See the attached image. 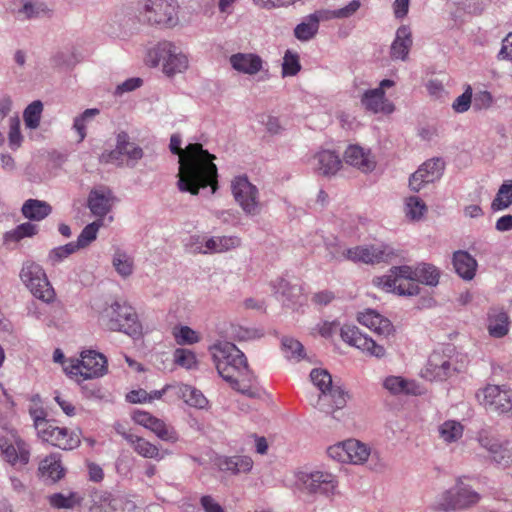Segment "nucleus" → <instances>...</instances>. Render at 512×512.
Wrapping results in <instances>:
<instances>
[{"instance_id":"6e6d98bb","label":"nucleus","mask_w":512,"mask_h":512,"mask_svg":"<svg viewBox=\"0 0 512 512\" xmlns=\"http://www.w3.org/2000/svg\"><path fill=\"white\" fill-rule=\"evenodd\" d=\"M85 57L84 41L71 43L69 55L66 56V68H72L80 63Z\"/></svg>"},{"instance_id":"c03bdc74","label":"nucleus","mask_w":512,"mask_h":512,"mask_svg":"<svg viewBox=\"0 0 512 512\" xmlns=\"http://www.w3.org/2000/svg\"><path fill=\"white\" fill-rule=\"evenodd\" d=\"M281 350L288 360H295L298 362L305 357L304 346L300 341L293 337H282Z\"/></svg>"},{"instance_id":"a878e982","label":"nucleus","mask_w":512,"mask_h":512,"mask_svg":"<svg viewBox=\"0 0 512 512\" xmlns=\"http://www.w3.org/2000/svg\"><path fill=\"white\" fill-rule=\"evenodd\" d=\"M344 160L347 164L357 167L363 172H370L375 168V161L371 158L370 152L365 151L361 146L350 145L344 152Z\"/></svg>"},{"instance_id":"4d7b16f0","label":"nucleus","mask_w":512,"mask_h":512,"mask_svg":"<svg viewBox=\"0 0 512 512\" xmlns=\"http://www.w3.org/2000/svg\"><path fill=\"white\" fill-rule=\"evenodd\" d=\"M325 248L328 252V255L330 259L332 260H348V249L341 245V243L336 239L333 238L331 240L325 241Z\"/></svg>"},{"instance_id":"ddd939ff","label":"nucleus","mask_w":512,"mask_h":512,"mask_svg":"<svg viewBox=\"0 0 512 512\" xmlns=\"http://www.w3.org/2000/svg\"><path fill=\"white\" fill-rule=\"evenodd\" d=\"M299 488L309 495H321L327 498L335 494L338 482L336 477L326 471H301L297 474Z\"/></svg>"},{"instance_id":"c9c22d12","label":"nucleus","mask_w":512,"mask_h":512,"mask_svg":"<svg viewBox=\"0 0 512 512\" xmlns=\"http://www.w3.org/2000/svg\"><path fill=\"white\" fill-rule=\"evenodd\" d=\"M360 6V0H352L348 5H346L343 8L336 10H319L312 13L311 15H314L317 18V25L319 26L321 20L326 21L330 19L349 18L357 12Z\"/></svg>"},{"instance_id":"6ab92c4d","label":"nucleus","mask_w":512,"mask_h":512,"mask_svg":"<svg viewBox=\"0 0 512 512\" xmlns=\"http://www.w3.org/2000/svg\"><path fill=\"white\" fill-rule=\"evenodd\" d=\"M478 442L496 463L505 466L512 464V441L501 443L488 432L481 431L478 434Z\"/></svg>"},{"instance_id":"0eeeda50","label":"nucleus","mask_w":512,"mask_h":512,"mask_svg":"<svg viewBox=\"0 0 512 512\" xmlns=\"http://www.w3.org/2000/svg\"><path fill=\"white\" fill-rule=\"evenodd\" d=\"M139 15L149 25L171 28L178 24V3L176 0H142Z\"/></svg>"},{"instance_id":"473e14b6","label":"nucleus","mask_w":512,"mask_h":512,"mask_svg":"<svg viewBox=\"0 0 512 512\" xmlns=\"http://www.w3.org/2000/svg\"><path fill=\"white\" fill-rule=\"evenodd\" d=\"M21 212L31 221H41L52 212V207L45 201L28 199L23 203Z\"/></svg>"},{"instance_id":"58836bf2","label":"nucleus","mask_w":512,"mask_h":512,"mask_svg":"<svg viewBox=\"0 0 512 512\" xmlns=\"http://www.w3.org/2000/svg\"><path fill=\"white\" fill-rule=\"evenodd\" d=\"M177 395L191 407L204 409L208 405V400L203 393L195 387L187 384H180L177 386Z\"/></svg>"},{"instance_id":"4468645a","label":"nucleus","mask_w":512,"mask_h":512,"mask_svg":"<svg viewBox=\"0 0 512 512\" xmlns=\"http://www.w3.org/2000/svg\"><path fill=\"white\" fill-rule=\"evenodd\" d=\"M20 278L30 292L45 302L53 300L55 293L43 268L34 262H26L20 272Z\"/></svg>"},{"instance_id":"864d4df0","label":"nucleus","mask_w":512,"mask_h":512,"mask_svg":"<svg viewBox=\"0 0 512 512\" xmlns=\"http://www.w3.org/2000/svg\"><path fill=\"white\" fill-rule=\"evenodd\" d=\"M147 429L151 430L157 435L158 438L163 441L174 443L178 440L176 431L173 428L167 426L163 420L156 417Z\"/></svg>"},{"instance_id":"7c9ffc66","label":"nucleus","mask_w":512,"mask_h":512,"mask_svg":"<svg viewBox=\"0 0 512 512\" xmlns=\"http://www.w3.org/2000/svg\"><path fill=\"white\" fill-rule=\"evenodd\" d=\"M275 295L283 302L295 304L300 302L302 288L298 284H292L288 280L279 278L272 283Z\"/></svg>"},{"instance_id":"79ce46f5","label":"nucleus","mask_w":512,"mask_h":512,"mask_svg":"<svg viewBox=\"0 0 512 512\" xmlns=\"http://www.w3.org/2000/svg\"><path fill=\"white\" fill-rule=\"evenodd\" d=\"M512 205V180L504 181L499 187L495 198L492 200V211H501Z\"/></svg>"},{"instance_id":"680f3d73","label":"nucleus","mask_w":512,"mask_h":512,"mask_svg":"<svg viewBox=\"0 0 512 512\" xmlns=\"http://www.w3.org/2000/svg\"><path fill=\"white\" fill-rule=\"evenodd\" d=\"M38 232L37 225L31 222H25L18 225L10 234L15 241H19L25 237H32Z\"/></svg>"},{"instance_id":"412c9836","label":"nucleus","mask_w":512,"mask_h":512,"mask_svg":"<svg viewBox=\"0 0 512 512\" xmlns=\"http://www.w3.org/2000/svg\"><path fill=\"white\" fill-rule=\"evenodd\" d=\"M116 200L110 189H95L89 193L88 207L97 219L104 221L105 216L110 213Z\"/></svg>"},{"instance_id":"de8ad7c7","label":"nucleus","mask_w":512,"mask_h":512,"mask_svg":"<svg viewBox=\"0 0 512 512\" xmlns=\"http://www.w3.org/2000/svg\"><path fill=\"white\" fill-rule=\"evenodd\" d=\"M100 111L96 108L86 109L81 115L75 118L72 130L77 134V143H80L86 137V126L91 122Z\"/></svg>"},{"instance_id":"cd10ccee","label":"nucleus","mask_w":512,"mask_h":512,"mask_svg":"<svg viewBox=\"0 0 512 512\" xmlns=\"http://www.w3.org/2000/svg\"><path fill=\"white\" fill-rule=\"evenodd\" d=\"M103 225L104 223L102 219H96L92 223L86 225L76 241L66 243V255L88 247L94 240H96L98 231Z\"/></svg>"},{"instance_id":"ea45409f","label":"nucleus","mask_w":512,"mask_h":512,"mask_svg":"<svg viewBox=\"0 0 512 512\" xmlns=\"http://www.w3.org/2000/svg\"><path fill=\"white\" fill-rule=\"evenodd\" d=\"M37 433L39 437L53 446L61 447L62 440L64 439V429L56 427L50 422H40Z\"/></svg>"},{"instance_id":"5fc2aeb1","label":"nucleus","mask_w":512,"mask_h":512,"mask_svg":"<svg viewBox=\"0 0 512 512\" xmlns=\"http://www.w3.org/2000/svg\"><path fill=\"white\" fill-rule=\"evenodd\" d=\"M300 69L301 65L298 55L287 51L283 58L282 76H295L300 71Z\"/></svg>"},{"instance_id":"f8f14e48","label":"nucleus","mask_w":512,"mask_h":512,"mask_svg":"<svg viewBox=\"0 0 512 512\" xmlns=\"http://www.w3.org/2000/svg\"><path fill=\"white\" fill-rule=\"evenodd\" d=\"M454 348L446 347L433 351L422 376L429 381H445L457 373L456 363L453 359Z\"/></svg>"},{"instance_id":"5701e85b","label":"nucleus","mask_w":512,"mask_h":512,"mask_svg":"<svg viewBox=\"0 0 512 512\" xmlns=\"http://www.w3.org/2000/svg\"><path fill=\"white\" fill-rule=\"evenodd\" d=\"M357 320L378 335L387 337L394 332V326L391 321L375 310L368 309L365 312L358 313Z\"/></svg>"},{"instance_id":"f704fd0d","label":"nucleus","mask_w":512,"mask_h":512,"mask_svg":"<svg viewBox=\"0 0 512 512\" xmlns=\"http://www.w3.org/2000/svg\"><path fill=\"white\" fill-rule=\"evenodd\" d=\"M241 245V239L237 236L210 237L205 241L206 254L224 253Z\"/></svg>"},{"instance_id":"dca6fc26","label":"nucleus","mask_w":512,"mask_h":512,"mask_svg":"<svg viewBox=\"0 0 512 512\" xmlns=\"http://www.w3.org/2000/svg\"><path fill=\"white\" fill-rule=\"evenodd\" d=\"M3 458L12 466H25L30 459L28 445L14 432L0 437Z\"/></svg>"},{"instance_id":"b1692460","label":"nucleus","mask_w":512,"mask_h":512,"mask_svg":"<svg viewBox=\"0 0 512 512\" xmlns=\"http://www.w3.org/2000/svg\"><path fill=\"white\" fill-rule=\"evenodd\" d=\"M339 155L330 150H322L313 157V167L322 176L335 175L341 167Z\"/></svg>"},{"instance_id":"4be33fe9","label":"nucleus","mask_w":512,"mask_h":512,"mask_svg":"<svg viewBox=\"0 0 512 512\" xmlns=\"http://www.w3.org/2000/svg\"><path fill=\"white\" fill-rule=\"evenodd\" d=\"M413 45L412 32L409 26L401 25L395 34L390 46V57L392 60L406 61Z\"/></svg>"},{"instance_id":"49530a36","label":"nucleus","mask_w":512,"mask_h":512,"mask_svg":"<svg viewBox=\"0 0 512 512\" xmlns=\"http://www.w3.org/2000/svg\"><path fill=\"white\" fill-rule=\"evenodd\" d=\"M384 387L392 394H415V385L400 376H389L384 380Z\"/></svg>"},{"instance_id":"4c0bfd02","label":"nucleus","mask_w":512,"mask_h":512,"mask_svg":"<svg viewBox=\"0 0 512 512\" xmlns=\"http://www.w3.org/2000/svg\"><path fill=\"white\" fill-rule=\"evenodd\" d=\"M125 440L133 447L134 451L144 458L161 460L162 456L158 447L146 439L137 435L125 436Z\"/></svg>"},{"instance_id":"f257e3e1","label":"nucleus","mask_w":512,"mask_h":512,"mask_svg":"<svg viewBox=\"0 0 512 512\" xmlns=\"http://www.w3.org/2000/svg\"><path fill=\"white\" fill-rule=\"evenodd\" d=\"M181 142L180 135L173 134L169 144L171 153L179 156L178 189L197 195L200 188L210 186L215 193L218 188L215 156L200 143H190L182 149Z\"/></svg>"},{"instance_id":"a211bd4d","label":"nucleus","mask_w":512,"mask_h":512,"mask_svg":"<svg viewBox=\"0 0 512 512\" xmlns=\"http://www.w3.org/2000/svg\"><path fill=\"white\" fill-rule=\"evenodd\" d=\"M396 254L389 245L357 246L348 249V260L362 261L367 264L387 262Z\"/></svg>"},{"instance_id":"f3484780","label":"nucleus","mask_w":512,"mask_h":512,"mask_svg":"<svg viewBox=\"0 0 512 512\" xmlns=\"http://www.w3.org/2000/svg\"><path fill=\"white\" fill-rule=\"evenodd\" d=\"M340 336L344 342L368 354L381 358L385 355L383 346L377 344L372 338L361 333L354 325H344L340 329Z\"/></svg>"},{"instance_id":"37998d69","label":"nucleus","mask_w":512,"mask_h":512,"mask_svg":"<svg viewBox=\"0 0 512 512\" xmlns=\"http://www.w3.org/2000/svg\"><path fill=\"white\" fill-rule=\"evenodd\" d=\"M346 447L348 449V463L363 464L370 455L369 447L358 440H347Z\"/></svg>"},{"instance_id":"9b49d317","label":"nucleus","mask_w":512,"mask_h":512,"mask_svg":"<svg viewBox=\"0 0 512 512\" xmlns=\"http://www.w3.org/2000/svg\"><path fill=\"white\" fill-rule=\"evenodd\" d=\"M481 496L472 487L462 480L444 491L438 501V508L445 512L465 510L475 506Z\"/></svg>"},{"instance_id":"8fccbe9b","label":"nucleus","mask_w":512,"mask_h":512,"mask_svg":"<svg viewBox=\"0 0 512 512\" xmlns=\"http://www.w3.org/2000/svg\"><path fill=\"white\" fill-rule=\"evenodd\" d=\"M223 469L234 474L247 473L252 469L253 461L249 456H233L226 458Z\"/></svg>"},{"instance_id":"423d86ee","label":"nucleus","mask_w":512,"mask_h":512,"mask_svg":"<svg viewBox=\"0 0 512 512\" xmlns=\"http://www.w3.org/2000/svg\"><path fill=\"white\" fill-rule=\"evenodd\" d=\"M146 63L151 67L161 66L168 77L183 73L188 68L187 56L170 41H162L151 47L146 55Z\"/></svg>"},{"instance_id":"aec40b11","label":"nucleus","mask_w":512,"mask_h":512,"mask_svg":"<svg viewBox=\"0 0 512 512\" xmlns=\"http://www.w3.org/2000/svg\"><path fill=\"white\" fill-rule=\"evenodd\" d=\"M445 163L440 158L426 161L420 168L411 175L409 186L411 190L418 192L425 184L433 183L441 178Z\"/></svg>"},{"instance_id":"f03ea898","label":"nucleus","mask_w":512,"mask_h":512,"mask_svg":"<svg viewBox=\"0 0 512 512\" xmlns=\"http://www.w3.org/2000/svg\"><path fill=\"white\" fill-rule=\"evenodd\" d=\"M211 353L219 375L231 387L250 398L259 396V392L253 387V373L249 370L246 356L231 342H218L211 348Z\"/></svg>"},{"instance_id":"c85d7f7f","label":"nucleus","mask_w":512,"mask_h":512,"mask_svg":"<svg viewBox=\"0 0 512 512\" xmlns=\"http://www.w3.org/2000/svg\"><path fill=\"white\" fill-rule=\"evenodd\" d=\"M487 329L490 336L502 338L506 336L510 328V320L507 312L499 308H491L488 312Z\"/></svg>"},{"instance_id":"a19ab883","label":"nucleus","mask_w":512,"mask_h":512,"mask_svg":"<svg viewBox=\"0 0 512 512\" xmlns=\"http://www.w3.org/2000/svg\"><path fill=\"white\" fill-rule=\"evenodd\" d=\"M112 265L123 278L131 276L134 270L133 258L121 249L115 250L112 257Z\"/></svg>"},{"instance_id":"13d9d810","label":"nucleus","mask_w":512,"mask_h":512,"mask_svg":"<svg viewBox=\"0 0 512 512\" xmlns=\"http://www.w3.org/2000/svg\"><path fill=\"white\" fill-rule=\"evenodd\" d=\"M173 334L176 342L180 345H191L199 341V336L196 333V331H194L188 326H181L178 329H174Z\"/></svg>"},{"instance_id":"c756f323","label":"nucleus","mask_w":512,"mask_h":512,"mask_svg":"<svg viewBox=\"0 0 512 512\" xmlns=\"http://www.w3.org/2000/svg\"><path fill=\"white\" fill-rule=\"evenodd\" d=\"M230 64L236 71L249 75H255L262 69V59L255 54H233Z\"/></svg>"},{"instance_id":"9d476101","label":"nucleus","mask_w":512,"mask_h":512,"mask_svg":"<svg viewBox=\"0 0 512 512\" xmlns=\"http://www.w3.org/2000/svg\"><path fill=\"white\" fill-rule=\"evenodd\" d=\"M476 398L487 411L497 415L512 413V389L506 385L487 384L478 389Z\"/></svg>"},{"instance_id":"20e7f679","label":"nucleus","mask_w":512,"mask_h":512,"mask_svg":"<svg viewBox=\"0 0 512 512\" xmlns=\"http://www.w3.org/2000/svg\"><path fill=\"white\" fill-rule=\"evenodd\" d=\"M100 321L110 331L139 336L142 325L135 309L125 300H115L100 313Z\"/></svg>"},{"instance_id":"603ef678","label":"nucleus","mask_w":512,"mask_h":512,"mask_svg":"<svg viewBox=\"0 0 512 512\" xmlns=\"http://www.w3.org/2000/svg\"><path fill=\"white\" fill-rule=\"evenodd\" d=\"M427 212V206L425 202L417 196H410L405 202V213L406 216L413 220H420Z\"/></svg>"},{"instance_id":"6e6552de","label":"nucleus","mask_w":512,"mask_h":512,"mask_svg":"<svg viewBox=\"0 0 512 512\" xmlns=\"http://www.w3.org/2000/svg\"><path fill=\"white\" fill-rule=\"evenodd\" d=\"M143 156V149L135 142H132L126 132L122 131L117 134L115 149L104 151L100 156V160L107 164L125 165L134 168Z\"/></svg>"},{"instance_id":"338daca9","label":"nucleus","mask_w":512,"mask_h":512,"mask_svg":"<svg viewBox=\"0 0 512 512\" xmlns=\"http://www.w3.org/2000/svg\"><path fill=\"white\" fill-rule=\"evenodd\" d=\"M174 359L178 365L186 368H191L195 363L194 354L186 349H176Z\"/></svg>"},{"instance_id":"3c124183","label":"nucleus","mask_w":512,"mask_h":512,"mask_svg":"<svg viewBox=\"0 0 512 512\" xmlns=\"http://www.w3.org/2000/svg\"><path fill=\"white\" fill-rule=\"evenodd\" d=\"M42 111L43 104L40 100L33 101L31 104H29L23 112L25 126L29 129L38 128L41 120Z\"/></svg>"},{"instance_id":"7ed1b4c3","label":"nucleus","mask_w":512,"mask_h":512,"mask_svg":"<svg viewBox=\"0 0 512 512\" xmlns=\"http://www.w3.org/2000/svg\"><path fill=\"white\" fill-rule=\"evenodd\" d=\"M439 277L440 272L434 265L421 263L416 267L394 266L389 270V274L376 277L373 283L386 292H395L400 296H415L420 293L419 283L436 286Z\"/></svg>"},{"instance_id":"09e8293b","label":"nucleus","mask_w":512,"mask_h":512,"mask_svg":"<svg viewBox=\"0 0 512 512\" xmlns=\"http://www.w3.org/2000/svg\"><path fill=\"white\" fill-rule=\"evenodd\" d=\"M438 430L440 438L446 443L456 442L463 435V426L454 420L445 421Z\"/></svg>"},{"instance_id":"e2e57ef3","label":"nucleus","mask_w":512,"mask_h":512,"mask_svg":"<svg viewBox=\"0 0 512 512\" xmlns=\"http://www.w3.org/2000/svg\"><path fill=\"white\" fill-rule=\"evenodd\" d=\"M9 145L12 149L20 147L22 142V135L20 131V121L18 117L10 119V130L8 134Z\"/></svg>"},{"instance_id":"774afa93","label":"nucleus","mask_w":512,"mask_h":512,"mask_svg":"<svg viewBox=\"0 0 512 512\" xmlns=\"http://www.w3.org/2000/svg\"><path fill=\"white\" fill-rule=\"evenodd\" d=\"M205 239L204 237H201L199 235H193L189 238L188 242L186 243V248L189 250V252L194 254H206L205 252Z\"/></svg>"},{"instance_id":"69168bd1","label":"nucleus","mask_w":512,"mask_h":512,"mask_svg":"<svg viewBox=\"0 0 512 512\" xmlns=\"http://www.w3.org/2000/svg\"><path fill=\"white\" fill-rule=\"evenodd\" d=\"M348 449L346 447V441L342 443L335 444L333 446H330L327 449V454L330 458L342 462V463H348Z\"/></svg>"},{"instance_id":"39448f33","label":"nucleus","mask_w":512,"mask_h":512,"mask_svg":"<svg viewBox=\"0 0 512 512\" xmlns=\"http://www.w3.org/2000/svg\"><path fill=\"white\" fill-rule=\"evenodd\" d=\"M310 379L320 390L316 407L326 413L332 414L337 418L335 412L345 407L347 403V393L337 385H333L332 377L327 370L313 369L310 372Z\"/></svg>"},{"instance_id":"2f4dec72","label":"nucleus","mask_w":512,"mask_h":512,"mask_svg":"<svg viewBox=\"0 0 512 512\" xmlns=\"http://www.w3.org/2000/svg\"><path fill=\"white\" fill-rule=\"evenodd\" d=\"M39 472L45 482L55 483L64 473L60 455H50L41 461Z\"/></svg>"},{"instance_id":"bf43d9fd","label":"nucleus","mask_w":512,"mask_h":512,"mask_svg":"<svg viewBox=\"0 0 512 512\" xmlns=\"http://www.w3.org/2000/svg\"><path fill=\"white\" fill-rule=\"evenodd\" d=\"M31 402L33 403V406L30 407V415L34 421V426L37 429L40 427V422H50L46 419V411L43 409L41 404V399L39 395H35L32 397Z\"/></svg>"},{"instance_id":"1a4fd4ad","label":"nucleus","mask_w":512,"mask_h":512,"mask_svg":"<svg viewBox=\"0 0 512 512\" xmlns=\"http://www.w3.org/2000/svg\"><path fill=\"white\" fill-rule=\"evenodd\" d=\"M107 371V358L95 350L82 351L80 359H71L69 368H66V374L71 378L81 377L82 380L100 378Z\"/></svg>"},{"instance_id":"0e129e2a","label":"nucleus","mask_w":512,"mask_h":512,"mask_svg":"<svg viewBox=\"0 0 512 512\" xmlns=\"http://www.w3.org/2000/svg\"><path fill=\"white\" fill-rule=\"evenodd\" d=\"M493 103V97L488 91H479L472 95V107L476 111L488 109Z\"/></svg>"},{"instance_id":"e433bc0d","label":"nucleus","mask_w":512,"mask_h":512,"mask_svg":"<svg viewBox=\"0 0 512 512\" xmlns=\"http://www.w3.org/2000/svg\"><path fill=\"white\" fill-rule=\"evenodd\" d=\"M22 7L17 11L18 16L23 19L40 18L50 16L52 8L46 3L38 0H21Z\"/></svg>"},{"instance_id":"a18cd8bd","label":"nucleus","mask_w":512,"mask_h":512,"mask_svg":"<svg viewBox=\"0 0 512 512\" xmlns=\"http://www.w3.org/2000/svg\"><path fill=\"white\" fill-rule=\"evenodd\" d=\"M317 18L314 15H308L305 20L299 23L294 29V36L300 41H309L318 32Z\"/></svg>"},{"instance_id":"393cba45","label":"nucleus","mask_w":512,"mask_h":512,"mask_svg":"<svg viewBox=\"0 0 512 512\" xmlns=\"http://www.w3.org/2000/svg\"><path fill=\"white\" fill-rule=\"evenodd\" d=\"M362 106L372 113H392L394 106L385 98V91L369 89L361 97Z\"/></svg>"},{"instance_id":"052dcab7","label":"nucleus","mask_w":512,"mask_h":512,"mask_svg":"<svg viewBox=\"0 0 512 512\" xmlns=\"http://www.w3.org/2000/svg\"><path fill=\"white\" fill-rule=\"evenodd\" d=\"M472 105V88L468 85L465 91L458 96L453 104L452 108L456 113H464L469 110Z\"/></svg>"},{"instance_id":"72a5a7b5","label":"nucleus","mask_w":512,"mask_h":512,"mask_svg":"<svg viewBox=\"0 0 512 512\" xmlns=\"http://www.w3.org/2000/svg\"><path fill=\"white\" fill-rule=\"evenodd\" d=\"M92 504L89 506L91 512H115L119 501L107 491L95 490L91 494Z\"/></svg>"},{"instance_id":"bb28decb","label":"nucleus","mask_w":512,"mask_h":512,"mask_svg":"<svg viewBox=\"0 0 512 512\" xmlns=\"http://www.w3.org/2000/svg\"><path fill=\"white\" fill-rule=\"evenodd\" d=\"M452 262L456 273L463 280L470 281L475 277L478 263L467 251H455L453 253Z\"/></svg>"},{"instance_id":"2eb2a0df","label":"nucleus","mask_w":512,"mask_h":512,"mask_svg":"<svg viewBox=\"0 0 512 512\" xmlns=\"http://www.w3.org/2000/svg\"><path fill=\"white\" fill-rule=\"evenodd\" d=\"M231 191L237 204L248 216H256L261 212L258 188L247 176H237L231 182Z\"/></svg>"}]
</instances>
